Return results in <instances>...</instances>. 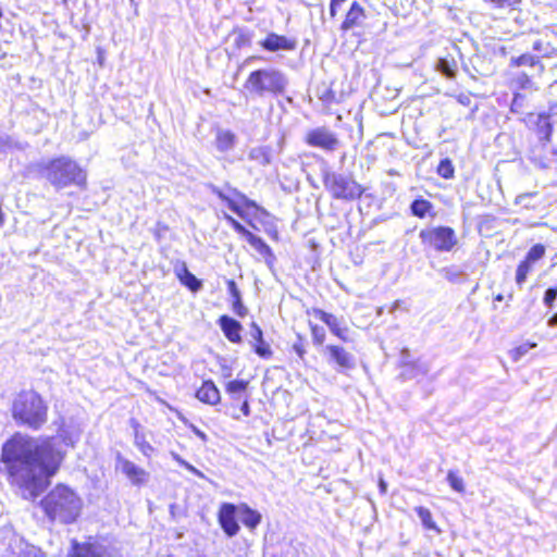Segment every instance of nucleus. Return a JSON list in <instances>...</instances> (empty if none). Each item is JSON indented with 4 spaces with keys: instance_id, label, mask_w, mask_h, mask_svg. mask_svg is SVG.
Wrapping results in <instances>:
<instances>
[{
    "instance_id": "f257e3e1",
    "label": "nucleus",
    "mask_w": 557,
    "mask_h": 557,
    "mask_svg": "<svg viewBox=\"0 0 557 557\" xmlns=\"http://www.w3.org/2000/svg\"><path fill=\"white\" fill-rule=\"evenodd\" d=\"M1 460L23 497L34 499L57 472L62 454L53 438L39 441L17 433L3 445Z\"/></svg>"
},
{
    "instance_id": "f03ea898",
    "label": "nucleus",
    "mask_w": 557,
    "mask_h": 557,
    "mask_svg": "<svg viewBox=\"0 0 557 557\" xmlns=\"http://www.w3.org/2000/svg\"><path fill=\"white\" fill-rule=\"evenodd\" d=\"M46 516L60 523H72L81 513L82 500L70 487L59 484L41 500Z\"/></svg>"
},
{
    "instance_id": "7ed1b4c3",
    "label": "nucleus",
    "mask_w": 557,
    "mask_h": 557,
    "mask_svg": "<svg viewBox=\"0 0 557 557\" xmlns=\"http://www.w3.org/2000/svg\"><path fill=\"white\" fill-rule=\"evenodd\" d=\"M38 172L57 189L70 185H82L86 176L78 164L67 157L38 163Z\"/></svg>"
},
{
    "instance_id": "20e7f679",
    "label": "nucleus",
    "mask_w": 557,
    "mask_h": 557,
    "mask_svg": "<svg viewBox=\"0 0 557 557\" xmlns=\"http://www.w3.org/2000/svg\"><path fill=\"white\" fill-rule=\"evenodd\" d=\"M287 86L288 78L286 74L275 67L252 71L244 84V88L252 97L284 95Z\"/></svg>"
},
{
    "instance_id": "39448f33",
    "label": "nucleus",
    "mask_w": 557,
    "mask_h": 557,
    "mask_svg": "<svg viewBox=\"0 0 557 557\" xmlns=\"http://www.w3.org/2000/svg\"><path fill=\"white\" fill-rule=\"evenodd\" d=\"M13 418L33 429H39L47 421V406L34 391L21 392L13 401Z\"/></svg>"
},
{
    "instance_id": "423d86ee",
    "label": "nucleus",
    "mask_w": 557,
    "mask_h": 557,
    "mask_svg": "<svg viewBox=\"0 0 557 557\" xmlns=\"http://www.w3.org/2000/svg\"><path fill=\"white\" fill-rule=\"evenodd\" d=\"M323 185L332 198L352 201L359 199L364 188L355 181L351 174H343L334 171L323 173Z\"/></svg>"
},
{
    "instance_id": "0eeeda50",
    "label": "nucleus",
    "mask_w": 557,
    "mask_h": 557,
    "mask_svg": "<svg viewBox=\"0 0 557 557\" xmlns=\"http://www.w3.org/2000/svg\"><path fill=\"white\" fill-rule=\"evenodd\" d=\"M522 121L534 129L543 148L550 141L553 126L557 123V104H552L546 113H528Z\"/></svg>"
},
{
    "instance_id": "6e6552de",
    "label": "nucleus",
    "mask_w": 557,
    "mask_h": 557,
    "mask_svg": "<svg viewBox=\"0 0 557 557\" xmlns=\"http://www.w3.org/2000/svg\"><path fill=\"white\" fill-rule=\"evenodd\" d=\"M419 237L424 245H429L440 252H449L458 244L456 233L449 226H435L422 230Z\"/></svg>"
},
{
    "instance_id": "1a4fd4ad",
    "label": "nucleus",
    "mask_w": 557,
    "mask_h": 557,
    "mask_svg": "<svg viewBox=\"0 0 557 557\" xmlns=\"http://www.w3.org/2000/svg\"><path fill=\"white\" fill-rule=\"evenodd\" d=\"M67 557H115L113 549L98 541H72Z\"/></svg>"
},
{
    "instance_id": "9d476101",
    "label": "nucleus",
    "mask_w": 557,
    "mask_h": 557,
    "mask_svg": "<svg viewBox=\"0 0 557 557\" xmlns=\"http://www.w3.org/2000/svg\"><path fill=\"white\" fill-rule=\"evenodd\" d=\"M306 143L326 151H334L339 146L337 136L326 127H317L306 134Z\"/></svg>"
},
{
    "instance_id": "9b49d317",
    "label": "nucleus",
    "mask_w": 557,
    "mask_h": 557,
    "mask_svg": "<svg viewBox=\"0 0 557 557\" xmlns=\"http://www.w3.org/2000/svg\"><path fill=\"white\" fill-rule=\"evenodd\" d=\"M208 189L221 201L225 202L233 212L240 214L242 209L239 203L247 201V198L244 194L227 184L222 188L215 186L214 184H208Z\"/></svg>"
},
{
    "instance_id": "f8f14e48",
    "label": "nucleus",
    "mask_w": 557,
    "mask_h": 557,
    "mask_svg": "<svg viewBox=\"0 0 557 557\" xmlns=\"http://www.w3.org/2000/svg\"><path fill=\"white\" fill-rule=\"evenodd\" d=\"M324 349L329 354V363L336 364L338 372L352 370L356 367V359L354 355L345 350L343 347L327 345Z\"/></svg>"
},
{
    "instance_id": "ddd939ff",
    "label": "nucleus",
    "mask_w": 557,
    "mask_h": 557,
    "mask_svg": "<svg viewBox=\"0 0 557 557\" xmlns=\"http://www.w3.org/2000/svg\"><path fill=\"white\" fill-rule=\"evenodd\" d=\"M259 45L269 52L294 51L297 48V40L276 33H269L263 40L259 41Z\"/></svg>"
},
{
    "instance_id": "4468645a",
    "label": "nucleus",
    "mask_w": 557,
    "mask_h": 557,
    "mask_svg": "<svg viewBox=\"0 0 557 557\" xmlns=\"http://www.w3.org/2000/svg\"><path fill=\"white\" fill-rule=\"evenodd\" d=\"M219 523L225 534L230 537L237 534L239 525L236 520V506L230 503H224L219 510Z\"/></svg>"
},
{
    "instance_id": "2eb2a0df",
    "label": "nucleus",
    "mask_w": 557,
    "mask_h": 557,
    "mask_svg": "<svg viewBox=\"0 0 557 557\" xmlns=\"http://www.w3.org/2000/svg\"><path fill=\"white\" fill-rule=\"evenodd\" d=\"M116 469L121 470L133 484L143 483L148 475L143 468L124 458L120 453L116 455Z\"/></svg>"
},
{
    "instance_id": "dca6fc26",
    "label": "nucleus",
    "mask_w": 557,
    "mask_h": 557,
    "mask_svg": "<svg viewBox=\"0 0 557 557\" xmlns=\"http://www.w3.org/2000/svg\"><path fill=\"white\" fill-rule=\"evenodd\" d=\"M249 334H250V337H251L249 343L252 346L253 351L259 357H261L263 359H269L272 356V350H271L269 344H267L264 342L262 330L260 329V326L256 322H252L250 324V332H249Z\"/></svg>"
},
{
    "instance_id": "f3484780",
    "label": "nucleus",
    "mask_w": 557,
    "mask_h": 557,
    "mask_svg": "<svg viewBox=\"0 0 557 557\" xmlns=\"http://www.w3.org/2000/svg\"><path fill=\"white\" fill-rule=\"evenodd\" d=\"M218 324L221 327L222 332L224 333L225 337L231 343H242L240 332L243 330V326L237 320L224 314L220 317Z\"/></svg>"
},
{
    "instance_id": "a211bd4d",
    "label": "nucleus",
    "mask_w": 557,
    "mask_h": 557,
    "mask_svg": "<svg viewBox=\"0 0 557 557\" xmlns=\"http://www.w3.org/2000/svg\"><path fill=\"white\" fill-rule=\"evenodd\" d=\"M246 240L249 245L263 258L267 265L271 269L275 262V256L270 246L259 236L253 233L246 235Z\"/></svg>"
},
{
    "instance_id": "6ab92c4d",
    "label": "nucleus",
    "mask_w": 557,
    "mask_h": 557,
    "mask_svg": "<svg viewBox=\"0 0 557 557\" xmlns=\"http://www.w3.org/2000/svg\"><path fill=\"white\" fill-rule=\"evenodd\" d=\"M366 18L364 10L358 2H352L345 20L341 25V29L349 30L356 26H360Z\"/></svg>"
},
{
    "instance_id": "aec40b11",
    "label": "nucleus",
    "mask_w": 557,
    "mask_h": 557,
    "mask_svg": "<svg viewBox=\"0 0 557 557\" xmlns=\"http://www.w3.org/2000/svg\"><path fill=\"white\" fill-rule=\"evenodd\" d=\"M400 376L404 380H413L419 376H424L429 373L430 367L425 361L416 360L412 362H404L401 366Z\"/></svg>"
},
{
    "instance_id": "412c9836",
    "label": "nucleus",
    "mask_w": 557,
    "mask_h": 557,
    "mask_svg": "<svg viewBox=\"0 0 557 557\" xmlns=\"http://www.w3.org/2000/svg\"><path fill=\"white\" fill-rule=\"evenodd\" d=\"M196 397L208 405H216L220 403V391L212 381H205L196 392Z\"/></svg>"
},
{
    "instance_id": "4be33fe9",
    "label": "nucleus",
    "mask_w": 557,
    "mask_h": 557,
    "mask_svg": "<svg viewBox=\"0 0 557 557\" xmlns=\"http://www.w3.org/2000/svg\"><path fill=\"white\" fill-rule=\"evenodd\" d=\"M315 315L323 321L331 332L343 341H347V327H342L339 320L332 313H327L321 309L315 310Z\"/></svg>"
},
{
    "instance_id": "5701e85b",
    "label": "nucleus",
    "mask_w": 557,
    "mask_h": 557,
    "mask_svg": "<svg viewBox=\"0 0 557 557\" xmlns=\"http://www.w3.org/2000/svg\"><path fill=\"white\" fill-rule=\"evenodd\" d=\"M248 158L261 166H267L272 162V149L269 146H258L250 149Z\"/></svg>"
},
{
    "instance_id": "b1692460",
    "label": "nucleus",
    "mask_w": 557,
    "mask_h": 557,
    "mask_svg": "<svg viewBox=\"0 0 557 557\" xmlns=\"http://www.w3.org/2000/svg\"><path fill=\"white\" fill-rule=\"evenodd\" d=\"M264 557H298L297 548L292 544L284 542L278 545L275 552H271L267 548L263 554Z\"/></svg>"
},
{
    "instance_id": "393cba45",
    "label": "nucleus",
    "mask_w": 557,
    "mask_h": 557,
    "mask_svg": "<svg viewBox=\"0 0 557 557\" xmlns=\"http://www.w3.org/2000/svg\"><path fill=\"white\" fill-rule=\"evenodd\" d=\"M182 284L188 287L191 292H198L202 287V283L198 280L186 265H183L182 272L177 273Z\"/></svg>"
},
{
    "instance_id": "a878e982",
    "label": "nucleus",
    "mask_w": 557,
    "mask_h": 557,
    "mask_svg": "<svg viewBox=\"0 0 557 557\" xmlns=\"http://www.w3.org/2000/svg\"><path fill=\"white\" fill-rule=\"evenodd\" d=\"M235 135L231 131H220L216 135V148L225 152L235 146Z\"/></svg>"
},
{
    "instance_id": "bb28decb",
    "label": "nucleus",
    "mask_w": 557,
    "mask_h": 557,
    "mask_svg": "<svg viewBox=\"0 0 557 557\" xmlns=\"http://www.w3.org/2000/svg\"><path fill=\"white\" fill-rule=\"evenodd\" d=\"M510 65L511 66H535L540 65V71L542 72L544 70L543 64H541L539 57L532 55L530 53H524L519 57H512L510 59Z\"/></svg>"
},
{
    "instance_id": "cd10ccee",
    "label": "nucleus",
    "mask_w": 557,
    "mask_h": 557,
    "mask_svg": "<svg viewBox=\"0 0 557 557\" xmlns=\"http://www.w3.org/2000/svg\"><path fill=\"white\" fill-rule=\"evenodd\" d=\"M436 70L447 78H454L457 71V63L454 59L440 58L436 63Z\"/></svg>"
},
{
    "instance_id": "c85d7f7f",
    "label": "nucleus",
    "mask_w": 557,
    "mask_h": 557,
    "mask_svg": "<svg viewBox=\"0 0 557 557\" xmlns=\"http://www.w3.org/2000/svg\"><path fill=\"white\" fill-rule=\"evenodd\" d=\"M433 205L425 199H414L410 205L411 213L420 219L424 218L431 210Z\"/></svg>"
},
{
    "instance_id": "c756f323",
    "label": "nucleus",
    "mask_w": 557,
    "mask_h": 557,
    "mask_svg": "<svg viewBox=\"0 0 557 557\" xmlns=\"http://www.w3.org/2000/svg\"><path fill=\"white\" fill-rule=\"evenodd\" d=\"M440 274L450 283H460L465 276V272L457 265L445 267L440 270Z\"/></svg>"
},
{
    "instance_id": "7c9ffc66",
    "label": "nucleus",
    "mask_w": 557,
    "mask_h": 557,
    "mask_svg": "<svg viewBox=\"0 0 557 557\" xmlns=\"http://www.w3.org/2000/svg\"><path fill=\"white\" fill-rule=\"evenodd\" d=\"M414 511L417 512L418 517L420 518L423 527L428 530H434L437 533H440V529L437 528L436 523L434 522L432 518L431 511L422 506L416 507Z\"/></svg>"
},
{
    "instance_id": "2f4dec72",
    "label": "nucleus",
    "mask_w": 557,
    "mask_h": 557,
    "mask_svg": "<svg viewBox=\"0 0 557 557\" xmlns=\"http://www.w3.org/2000/svg\"><path fill=\"white\" fill-rule=\"evenodd\" d=\"M242 521L247 528L255 529L261 522V515L246 507Z\"/></svg>"
},
{
    "instance_id": "473e14b6",
    "label": "nucleus",
    "mask_w": 557,
    "mask_h": 557,
    "mask_svg": "<svg viewBox=\"0 0 557 557\" xmlns=\"http://www.w3.org/2000/svg\"><path fill=\"white\" fill-rule=\"evenodd\" d=\"M531 270L532 263L525 259L518 264L516 271V283L519 286H521L527 281L528 274L531 272Z\"/></svg>"
},
{
    "instance_id": "72a5a7b5",
    "label": "nucleus",
    "mask_w": 557,
    "mask_h": 557,
    "mask_svg": "<svg viewBox=\"0 0 557 557\" xmlns=\"http://www.w3.org/2000/svg\"><path fill=\"white\" fill-rule=\"evenodd\" d=\"M135 445L139 448V450L147 457H149L154 448L146 441L145 435L136 431L134 434Z\"/></svg>"
},
{
    "instance_id": "f704fd0d",
    "label": "nucleus",
    "mask_w": 557,
    "mask_h": 557,
    "mask_svg": "<svg viewBox=\"0 0 557 557\" xmlns=\"http://www.w3.org/2000/svg\"><path fill=\"white\" fill-rule=\"evenodd\" d=\"M454 173L453 162L448 158L441 160L437 166V174L443 178L449 180L454 177Z\"/></svg>"
},
{
    "instance_id": "c9c22d12",
    "label": "nucleus",
    "mask_w": 557,
    "mask_h": 557,
    "mask_svg": "<svg viewBox=\"0 0 557 557\" xmlns=\"http://www.w3.org/2000/svg\"><path fill=\"white\" fill-rule=\"evenodd\" d=\"M545 251L546 249L544 245L536 244L530 248L524 259L533 264L544 257Z\"/></svg>"
},
{
    "instance_id": "e433bc0d",
    "label": "nucleus",
    "mask_w": 557,
    "mask_h": 557,
    "mask_svg": "<svg viewBox=\"0 0 557 557\" xmlns=\"http://www.w3.org/2000/svg\"><path fill=\"white\" fill-rule=\"evenodd\" d=\"M530 160L539 168L541 169H548L552 163V159L547 156H542L541 153H537L535 149L531 150L530 153Z\"/></svg>"
},
{
    "instance_id": "4c0bfd02",
    "label": "nucleus",
    "mask_w": 557,
    "mask_h": 557,
    "mask_svg": "<svg viewBox=\"0 0 557 557\" xmlns=\"http://www.w3.org/2000/svg\"><path fill=\"white\" fill-rule=\"evenodd\" d=\"M447 481L454 491L459 493H462L465 491L463 480L460 476H458L455 471L450 470L448 472Z\"/></svg>"
},
{
    "instance_id": "58836bf2",
    "label": "nucleus",
    "mask_w": 557,
    "mask_h": 557,
    "mask_svg": "<svg viewBox=\"0 0 557 557\" xmlns=\"http://www.w3.org/2000/svg\"><path fill=\"white\" fill-rule=\"evenodd\" d=\"M247 385H248V382L243 381V380L230 381L226 385V392L235 395L237 393L244 392L247 388Z\"/></svg>"
},
{
    "instance_id": "ea45409f",
    "label": "nucleus",
    "mask_w": 557,
    "mask_h": 557,
    "mask_svg": "<svg viewBox=\"0 0 557 557\" xmlns=\"http://www.w3.org/2000/svg\"><path fill=\"white\" fill-rule=\"evenodd\" d=\"M13 148L21 149L22 147L7 135H0V153L12 150Z\"/></svg>"
},
{
    "instance_id": "a19ab883",
    "label": "nucleus",
    "mask_w": 557,
    "mask_h": 557,
    "mask_svg": "<svg viewBox=\"0 0 557 557\" xmlns=\"http://www.w3.org/2000/svg\"><path fill=\"white\" fill-rule=\"evenodd\" d=\"M525 98L521 94H515L513 99L511 101L510 111L512 113H522L524 109Z\"/></svg>"
},
{
    "instance_id": "79ce46f5",
    "label": "nucleus",
    "mask_w": 557,
    "mask_h": 557,
    "mask_svg": "<svg viewBox=\"0 0 557 557\" xmlns=\"http://www.w3.org/2000/svg\"><path fill=\"white\" fill-rule=\"evenodd\" d=\"M537 195L536 191L520 194L515 199V205L522 206L525 209L532 208L530 199Z\"/></svg>"
},
{
    "instance_id": "37998d69",
    "label": "nucleus",
    "mask_w": 557,
    "mask_h": 557,
    "mask_svg": "<svg viewBox=\"0 0 557 557\" xmlns=\"http://www.w3.org/2000/svg\"><path fill=\"white\" fill-rule=\"evenodd\" d=\"M312 339L315 345H322L325 339V331L322 326L311 325Z\"/></svg>"
},
{
    "instance_id": "c03bdc74",
    "label": "nucleus",
    "mask_w": 557,
    "mask_h": 557,
    "mask_svg": "<svg viewBox=\"0 0 557 557\" xmlns=\"http://www.w3.org/2000/svg\"><path fill=\"white\" fill-rule=\"evenodd\" d=\"M556 299H557V287L547 288L544 294V297H543L544 305L552 309L554 307V302Z\"/></svg>"
},
{
    "instance_id": "a18cd8bd",
    "label": "nucleus",
    "mask_w": 557,
    "mask_h": 557,
    "mask_svg": "<svg viewBox=\"0 0 557 557\" xmlns=\"http://www.w3.org/2000/svg\"><path fill=\"white\" fill-rule=\"evenodd\" d=\"M515 83L521 88V89H531L533 87V83L530 79V77L525 73H520L517 75Z\"/></svg>"
},
{
    "instance_id": "49530a36",
    "label": "nucleus",
    "mask_w": 557,
    "mask_h": 557,
    "mask_svg": "<svg viewBox=\"0 0 557 557\" xmlns=\"http://www.w3.org/2000/svg\"><path fill=\"white\" fill-rule=\"evenodd\" d=\"M252 40V33L242 30L236 37V45L238 47L250 46Z\"/></svg>"
},
{
    "instance_id": "de8ad7c7",
    "label": "nucleus",
    "mask_w": 557,
    "mask_h": 557,
    "mask_svg": "<svg viewBox=\"0 0 557 557\" xmlns=\"http://www.w3.org/2000/svg\"><path fill=\"white\" fill-rule=\"evenodd\" d=\"M536 346V344H532V343H524L522 345H520L519 347H517L515 350H513V359L515 360H519L521 357H523L525 354L529 352L530 349L534 348Z\"/></svg>"
},
{
    "instance_id": "09e8293b",
    "label": "nucleus",
    "mask_w": 557,
    "mask_h": 557,
    "mask_svg": "<svg viewBox=\"0 0 557 557\" xmlns=\"http://www.w3.org/2000/svg\"><path fill=\"white\" fill-rule=\"evenodd\" d=\"M232 307H233L234 312L238 317L244 318L247 314V308L244 306L242 298L234 299L232 302Z\"/></svg>"
},
{
    "instance_id": "8fccbe9b",
    "label": "nucleus",
    "mask_w": 557,
    "mask_h": 557,
    "mask_svg": "<svg viewBox=\"0 0 557 557\" xmlns=\"http://www.w3.org/2000/svg\"><path fill=\"white\" fill-rule=\"evenodd\" d=\"M226 221L234 227L235 231L243 234L245 237L248 233H250L248 230H246L237 220H235L233 216L225 214Z\"/></svg>"
},
{
    "instance_id": "3c124183",
    "label": "nucleus",
    "mask_w": 557,
    "mask_h": 557,
    "mask_svg": "<svg viewBox=\"0 0 557 557\" xmlns=\"http://www.w3.org/2000/svg\"><path fill=\"white\" fill-rule=\"evenodd\" d=\"M226 284H227V290H228L230 295L232 296L233 300L242 298L240 292H239L234 280H228L226 282Z\"/></svg>"
},
{
    "instance_id": "603ef678",
    "label": "nucleus",
    "mask_w": 557,
    "mask_h": 557,
    "mask_svg": "<svg viewBox=\"0 0 557 557\" xmlns=\"http://www.w3.org/2000/svg\"><path fill=\"white\" fill-rule=\"evenodd\" d=\"M20 557H45V555L36 547H27Z\"/></svg>"
},
{
    "instance_id": "864d4df0",
    "label": "nucleus",
    "mask_w": 557,
    "mask_h": 557,
    "mask_svg": "<svg viewBox=\"0 0 557 557\" xmlns=\"http://www.w3.org/2000/svg\"><path fill=\"white\" fill-rule=\"evenodd\" d=\"M293 348L296 351V354L299 356V358L302 359L305 354H306V350H305L304 345L301 343V338H299L298 342L294 343Z\"/></svg>"
},
{
    "instance_id": "5fc2aeb1",
    "label": "nucleus",
    "mask_w": 557,
    "mask_h": 557,
    "mask_svg": "<svg viewBox=\"0 0 557 557\" xmlns=\"http://www.w3.org/2000/svg\"><path fill=\"white\" fill-rule=\"evenodd\" d=\"M410 351L408 348H404L400 352V359H401V366H404V362H411L409 360Z\"/></svg>"
},
{
    "instance_id": "6e6d98bb",
    "label": "nucleus",
    "mask_w": 557,
    "mask_h": 557,
    "mask_svg": "<svg viewBox=\"0 0 557 557\" xmlns=\"http://www.w3.org/2000/svg\"><path fill=\"white\" fill-rule=\"evenodd\" d=\"M193 431L201 441L207 442L208 437H207L206 433H203L202 431H200L196 426H193Z\"/></svg>"
},
{
    "instance_id": "4d7b16f0",
    "label": "nucleus",
    "mask_w": 557,
    "mask_h": 557,
    "mask_svg": "<svg viewBox=\"0 0 557 557\" xmlns=\"http://www.w3.org/2000/svg\"><path fill=\"white\" fill-rule=\"evenodd\" d=\"M240 410L242 412L245 414V416H249L250 414V407H249V404L247 400H245L240 407Z\"/></svg>"
},
{
    "instance_id": "13d9d810",
    "label": "nucleus",
    "mask_w": 557,
    "mask_h": 557,
    "mask_svg": "<svg viewBox=\"0 0 557 557\" xmlns=\"http://www.w3.org/2000/svg\"><path fill=\"white\" fill-rule=\"evenodd\" d=\"M258 60H262L261 57H258V55H251V57H248L245 61H244V65H249L250 63H252L253 61H258Z\"/></svg>"
},
{
    "instance_id": "bf43d9fd",
    "label": "nucleus",
    "mask_w": 557,
    "mask_h": 557,
    "mask_svg": "<svg viewBox=\"0 0 557 557\" xmlns=\"http://www.w3.org/2000/svg\"><path fill=\"white\" fill-rule=\"evenodd\" d=\"M184 467L189 470L190 472L193 473H196L198 475H200V472L191 465H189L188 462H184Z\"/></svg>"
},
{
    "instance_id": "052dcab7",
    "label": "nucleus",
    "mask_w": 557,
    "mask_h": 557,
    "mask_svg": "<svg viewBox=\"0 0 557 557\" xmlns=\"http://www.w3.org/2000/svg\"><path fill=\"white\" fill-rule=\"evenodd\" d=\"M337 5H338L337 3H333V2L331 1V5H330V14H331V16H332V17H334V16L336 15V7H337Z\"/></svg>"
},
{
    "instance_id": "680f3d73",
    "label": "nucleus",
    "mask_w": 557,
    "mask_h": 557,
    "mask_svg": "<svg viewBox=\"0 0 557 557\" xmlns=\"http://www.w3.org/2000/svg\"><path fill=\"white\" fill-rule=\"evenodd\" d=\"M549 326H556L557 325V312L548 320Z\"/></svg>"
},
{
    "instance_id": "e2e57ef3",
    "label": "nucleus",
    "mask_w": 557,
    "mask_h": 557,
    "mask_svg": "<svg viewBox=\"0 0 557 557\" xmlns=\"http://www.w3.org/2000/svg\"><path fill=\"white\" fill-rule=\"evenodd\" d=\"M549 153L552 154V157H554L557 161V144L555 146H553L549 150Z\"/></svg>"
},
{
    "instance_id": "0e129e2a",
    "label": "nucleus",
    "mask_w": 557,
    "mask_h": 557,
    "mask_svg": "<svg viewBox=\"0 0 557 557\" xmlns=\"http://www.w3.org/2000/svg\"><path fill=\"white\" fill-rule=\"evenodd\" d=\"M541 47H542V41L541 40H536L534 44H533V49L536 50V51H540L541 50Z\"/></svg>"
},
{
    "instance_id": "69168bd1",
    "label": "nucleus",
    "mask_w": 557,
    "mask_h": 557,
    "mask_svg": "<svg viewBox=\"0 0 557 557\" xmlns=\"http://www.w3.org/2000/svg\"><path fill=\"white\" fill-rule=\"evenodd\" d=\"M131 424H132V426L134 428V431H135V432H136V431H139V430H138V429H139V423H138L135 419H132V420H131Z\"/></svg>"
},
{
    "instance_id": "338daca9",
    "label": "nucleus",
    "mask_w": 557,
    "mask_h": 557,
    "mask_svg": "<svg viewBox=\"0 0 557 557\" xmlns=\"http://www.w3.org/2000/svg\"><path fill=\"white\" fill-rule=\"evenodd\" d=\"M173 457H174V459H175L178 463H181L182 466H184V462H186L185 460H183V459H182L178 455H176V454H173Z\"/></svg>"
},
{
    "instance_id": "774afa93",
    "label": "nucleus",
    "mask_w": 557,
    "mask_h": 557,
    "mask_svg": "<svg viewBox=\"0 0 557 557\" xmlns=\"http://www.w3.org/2000/svg\"><path fill=\"white\" fill-rule=\"evenodd\" d=\"M381 491L384 493L386 491V483L384 481L380 482Z\"/></svg>"
}]
</instances>
